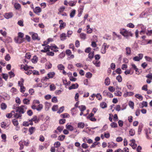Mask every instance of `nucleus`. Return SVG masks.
<instances>
[{"instance_id": "obj_43", "label": "nucleus", "mask_w": 152, "mask_h": 152, "mask_svg": "<svg viewBox=\"0 0 152 152\" xmlns=\"http://www.w3.org/2000/svg\"><path fill=\"white\" fill-rule=\"evenodd\" d=\"M10 91L11 92H12L14 94H15L17 93V90L13 87L11 88Z\"/></svg>"}, {"instance_id": "obj_6", "label": "nucleus", "mask_w": 152, "mask_h": 152, "mask_svg": "<svg viewBox=\"0 0 152 152\" xmlns=\"http://www.w3.org/2000/svg\"><path fill=\"white\" fill-rule=\"evenodd\" d=\"M38 120L39 119L36 116H34L32 118L29 120V122H30V124L31 125H32L33 124L32 122L33 121H34L35 122V123H36L37 122H38Z\"/></svg>"}, {"instance_id": "obj_47", "label": "nucleus", "mask_w": 152, "mask_h": 152, "mask_svg": "<svg viewBox=\"0 0 152 152\" xmlns=\"http://www.w3.org/2000/svg\"><path fill=\"white\" fill-rule=\"evenodd\" d=\"M135 97L138 99H139L140 100H142L143 99L142 96L140 94H138L135 95Z\"/></svg>"}, {"instance_id": "obj_14", "label": "nucleus", "mask_w": 152, "mask_h": 152, "mask_svg": "<svg viewBox=\"0 0 152 152\" xmlns=\"http://www.w3.org/2000/svg\"><path fill=\"white\" fill-rule=\"evenodd\" d=\"M103 93L104 95H106L110 98H112L113 97V95L111 93L108 92L107 91H104Z\"/></svg>"}, {"instance_id": "obj_62", "label": "nucleus", "mask_w": 152, "mask_h": 152, "mask_svg": "<svg viewBox=\"0 0 152 152\" xmlns=\"http://www.w3.org/2000/svg\"><path fill=\"white\" fill-rule=\"evenodd\" d=\"M104 137L107 138H108L110 137V133L108 132H104Z\"/></svg>"}, {"instance_id": "obj_1", "label": "nucleus", "mask_w": 152, "mask_h": 152, "mask_svg": "<svg viewBox=\"0 0 152 152\" xmlns=\"http://www.w3.org/2000/svg\"><path fill=\"white\" fill-rule=\"evenodd\" d=\"M26 106L23 105L17 107L16 110L15 111L16 113L14 115V117L17 118H20L22 114L24 113L26 110Z\"/></svg>"}, {"instance_id": "obj_30", "label": "nucleus", "mask_w": 152, "mask_h": 152, "mask_svg": "<svg viewBox=\"0 0 152 152\" xmlns=\"http://www.w3.org/2000/svg\"><path fill=\"white\" fill-rule=\"evenodd\" d=\"M100 106L102 108L104 109L107 107V104L105 102H103L100 103Z\"/></svg>"}, {"instance_id": "obj_20", "label": "nucleus", "mask_w": 152, "mask_h": 152, "mask_svg": "<svg viewBox=\"0 0 152 152\" xmlns=\"http://www.w3.org/2000/svg\"><path fill=\"white\" fill-rule=\"evenodd\" d=\"M50 49V46L49 45H46L44 48V50H42L41 51L42 52H46L49 51Z\"/></svg>"}, {"instance_id": "obj_5", "label": "nucleus", "mask_w": 152, "mask_h": 152, "mask_svg": "<svg viewBox=\"0 0 152 152\" xmlns=\"http://www.w3.org/2000/svg\"><path fill=\"white\" fill-rule=\"evenodd\" d=\"M109 47V46H107V44L106 43H104L102 46V48L101 50V53L102 54H104L106 53V49L107 48Z\"/></svg>"}, {"instance_id": "obj_33", "label": "nucleus", "mask_w": 152, "mask_h": 152, "mask_svg": "<svg viewBox=\"0 0 152 152\" xmlns=\"http://www.w3.org/2000/svg\"><path fill=\"white\" fill-rule=\"evenodd\" d=\"M14 7L16 10H18L21 8L20 5L18 3H15L14 5Z\"/></svg>"}, {"instance_id": "obj_35", "label": "nucleus", "mask_w": 152, "mask_h": 152, "mask_svg": "<svg viewBox=\"0 0 152 152\" xmlns=\"http://www.w3.org/2000/svg\"><path fill=\"white\" fill-rule=\"evenodd\" d=\"M77 126L79 128L82 129L84 126V124L82 122H79Z\"/></svg>"}, {"instance_id": "obj_24", "label": "nucleus", "mask_w": 152, "mask_h": 152, "mask_svg": "<svg viewBox=\"0 0 152 152\" xmlns=\"http://www.w3.org/2000/svg\"><path fill=\"white\" fill-rule=\"evenodd\" d=\"M131 69H133L136 72H137L138 71V69L137 68V66L135 64L132 63L131 64Z\"/></svg>"}, {"instance_id": "obj_25", "label": "nucleus", "mask_w": 152, "mask_h": 152, "mask_svg": "<svg viewBox=\"0 0 152 152\" xmlns=\"http://www.w3.org/2000/svg\"><path fill=\"white\" fill-rule=\"evenodd\" d=\"M93 63L96 67H99L100 66V62L98 60L94 61H93Z\"/></svg>"}, {"instance_id": "obj_57", "label": "nucleus", "mask_w": 152, "mask_h": 152, "mask_svg": "<svg viewBox=\"0 0 152 152\" xmlns=\"http://www.w3.org/2000/svg\"><path fill=\"white\" fill-rule=\"evenodd\" d=\"M20 91L22 93H23L26 90V88L24 86H21L20 87Z\"/></svg>"}, {"instance_id": "obj_13", "label": "nucleus", "mask_w": 152, "mask_h": 152, "mask_svg": "<svg viewBox=\"0 0 152 152\" xmlns=\"http://www.w3.org/2000/svg\"><path fill=\"white\" fill-rule=\"evenodd\" d=\"M21 68L24 69V70H25V73L27 75H29L32 73V70H31L27 69H25V67L23 66H21Z\"/></svg>"}, {"instance_id": "obj_60", "label": "nucleus", "mask_w": 152, "mask_h": 152, "mask_svg": "<svg viewBox=\"0 0 152 152\" xmlns=\"http://www.w3.org/2000/svg\"><path fill=\"white\" fill-rule=\"evenodd\" d=\"M58 106L57 105H54L52 107V110L53 111H56L57 110Z\"/></svg>"}, {"instance_id": "obj_51", "label": "nucleus", "mask_w": 152, "mask_h": 152, "mask_svg": "<svg viewBox=\"0 0 152 152\" xmlns=\"http://www.w3.org/2000/svg\"><path fill=\"white\" fill-rule=\"evenodd\" d=\"M38 60V58L36 56H34L33 58L32 59V61L33 63H36Z\"/></svg>"}, {"instance_id": "obj_8", "label": "nucleus", "mask_w": 152, "mask_h": 152, "mask_svg": "<svg viewBox=\"0 0 152 152\" xmlns=\"http://www.w3.org/2000/svg\"><path fill=\"white\" fill-rule=\"evenodd\" d=\"M40 102L39 101L37 100H34L31 106V108L35 110L36 108V104H39Z\"/></svg>"}, {"instance_id": "obj_59", "label": "nucleus", "mask_w": 152, "mask_h": 152, "mask_svg": "<svg viewBox=\"0 0 152 152\" xmlns=\"http://www.w3.org/2000/svg\"><path fill=\"white\" fill-rule=\"evenodd\" d=\"M92 76V74L90 72H88L86 74V77L88 78H91Z\"/></svg>"}, {"instance_id": "obj_21", "label": "nucleus", "mask_w": 152, "mask_h": 152, "mask_svg": "<svg viewBox=\"0 0 152 152\" xmlns=\"http://www.w3.org/2000/svg\"><path fill=\"white\" fill-rule=\"evenodd\" d=\"M133 94V93L132 92H126V93H124L123 96L124 97H126L128 96H132Z\"/></svg>"}, {"instance_id": "obj_44", "label": "nucleus", "mask_w": 152, "mask_h": 152, "mask_svg": "<svg viewBox=\"0 0 152 152\" xmlns=\"http://www.w3.org/2000/svg\"><path fill=\"white\" fill-rule=\"evenodd\" d=\"M129 134L131 136L134 135L135 134V132L134 129H131L129 131Z\"/></svg>"}, {"instance_id": "obj_64", "label": "nucleus", "mask_w": 152, "mask_h": 152, "mask_svg": "<svg viewBox=\"0 0 152 152\" xmlns=\"http://www.w3.org/2000/svg\"><path fill=\"white\" fill-rule=\"evenodd\" d=\"M146 77L150 80H152V73H149L146 76Z\"/></svg>"}, {"instance_id": "obj_7", "label": "nucleus", "mask_w": 152, "mask_h": 152, "mask_svg": "<svg viewBox=\"0 0 152 152\" xmlns=\"http://www.w3.org/2000/svg\"><path fill=\"white\" fill-rule=\"evenodd\" d=\"M138 56H136L133 58V60L135 61H139L143 58V55L142 54H139Z\"/></svg>"}, {"instance_id": "obj_32", "label": "nucleus", "mask_w": 152, "mask_h": 152, "mask_svg": "<svg viewBox=\"0 0 152 152\" xmlns=\"http://www.w3.org/2000/svg\"><path fill=\"white\" fill-rule=\"evenodd\" d=\"M59 23L60 24V27L61 29L63 28H64L66 25L65 23H63L62 20H59Z\"/></svg>"}, {"instance_id": "obj_12", "label": "nucleus", "mask_w": 152, "mask_h": 152, "mask_svg": "<svg viewBox=\"0 0 152 152\" xmlns=\"http://www.w3.org/2000/svg\"><path fill=\"white\" fill-rule=\"evenodd\" d=\"M131 143L129 144V145L131 146L133 149H134L137 146V145L135 143V141L134 139H132L130 140Z\"/></svg>"}, {"instance_id": "obj_16", "label": "nucleus", "mask_w": 152, "mask_h": 152, "mask_svg": "<svg viewBox=\"0 0 152 152\" xmlns=\"http://www.w3.org/2000/svg\"><path fill=\"white\" fill-rule=\"evenodd\" d=\"M78 87V85L77 83H76L75 84H72V86H70L69 89L70 90L72 89H75L77 88Z\"/></svg>"}, {"instance_id": "obj_56", "label": "nucleus", "mask_w": 152, "mask_h": 152, "mask_svg": "<svg viewBox=\"0 0 152 152\" xmlns=\"http://www.w3.org/2000/svg\"><path fill=\"white\" fill-rule=\"evenodd\" d=\"M116 79L119 82H121L122 81V77L120 75H118V76H117Z\"/></svg>"}, {"instance_id": "obj_19", "label": "nucleus", "mask_w": 152, "mask_h": 152, "mask_svg": "<svg viewBox=\"0 0 152 152\" xmlns=\"http://www.w3.org/2000/svg\"><path fill=\"white\" fill-rule=\"evenodd\" d=\"M35 130V128L33 127H31L28 129V131L30 132V135L32 134Z\"/></svg>"}, {"instance_id": "obj_18", "label": "nucleus", "mask_w": 152, "mask_h": 152, "mask_svg": "<svg viewBox=\"0 0 152 152\" xmlns=\"http://www.w3.org/2000/svg\"><path fill=\"white\" fill-rule=\"evenodd\" d=\"M15 111H12L10 113L7 114L6 116L8 118H10L12 117L13 115L14 116V115L15 114Z\"/></svg>"}, {"instance_id": "obj_36", "label": "nucleus", "mask_w": 152, "mask_h": 152, "mask_svg": "<svg viewBox=\"0 0 152 152\" xmlns=\"http://www.w3.org/2000/svg\"><path fill=\"white\" fill-rule=\"evenodd\" d=\"M43 108V105L42 104H39L38 106L37 107H36V109L37 110L40 111L42 110Z\"/></svg>"}, {"instance_id": "obj_54", "label": "nucleus", "mask_w": 152, "mask_h": 152, "mask_svg": "<svg viewBox=\"0 0 152 152\" xmlns=\"http://www.w3.org/2000/svg\"><path fill=\"white\" fill-rule=\"evenodd\" d=\"M110 126L112 128H116L117 127V125L116 123L113 122L110 124Z\"/></svg>"}, {"instance_id": "obj_4", "label": "nucleus", "mask_w": 152, "mask_h": 152, "mask_svg": "<svg viewBox=\"0 0 152 152\" xmlns=\"http://www.w3.org/2000/svg\"><path fill=\"white\" fill-rule=\"evenodd\" d=\"M29 34L31 35L32 38L33 40L37 39L39 40L40 39L38 37L37 34L34 33L33 32H30Z\"/></svg>"}, {"instance_id": "obj_3", "label": "nucleus", "mask_w": 152, "mask_h": 152, "mask_svg": "<svg viewBox=\"0 0 152 152\" xmlns=\"http://www.w3.org/2000/svg\"><path fill=\"white\" fill-rule=\"evenodd\" d=\"M24 34L20 32L18 33V37L17 39L16 40V38L15 39V41H16V42L18 43H20L22 42L23 39V38L24 37Z\"/></svg>"}, {"instance_id": "obj_58", "label": "nucleus", "mask_w": 152, "mask_h": 152, "mask_svg": "<svg viewBox=\"0 0 152 152\" xmlns=\"http://www.w3.org/2000/svg\"><path fill=\"white\" fill-rule=\"evenodd\" d=\"M145 60L148 61L152 62V58L150 57L145 56Z\"/></svg>"}, {"instance_id": "obj_31", "label": "nucleus", "mask_w": 152, "mask_h": 152, "mask_svg": "<svg viewBox=\"0 0 152 152\" xmlns=\"http://www.w3.org/2000/svg\"><path fill=\"white\" fill-rule=\"evenodd\" d=\"M86 28L87 33L88 34H90L92 32V30L91 28H90L89 25H87Z\"/></svg>"}, {"instance_id": "obj_17", "label": "nucleus", "mask_w": 152, "mask_h": 152, "mask_svg": "<svg viewBox=\"0 0 152 152\" xmlns=\"http://www.w3.org/2000/svg\"><path fill=\"white\" fill-rule=\"evenodd\" d=\"M126 54L127 56L130 55L131 53V48L129 47H127L126 48Z\"/></svg>"}, {"instance_id": "obj_22", "label": "nucleus", "mask_w": 152, "mask_h": 152, "mask_svg": "<svg viewBox=\"0 0 152 152\" xmlns=\"http://www.w3.org/2000/svg\"><path fill=\"white\" fill-rule=\"evenodd\" d=\"M34 12L35 13L37 14L38 13H40L41 12V9L39 7H36L34 9Z\"/></svg>"}, {"instance_id": "obj_10", "label": "nucleus", "mask_w": 152, "mask_h": 152, "mask_svg": "<svg viewBox=\"0 0 152 152\" xmlns=\"http://www.w3.org/2000/svg\"><path fill=\"white\" fill-rule=\"evenodd\" d=\"M94 116V114L92 113H91L87 116V118L88 119H89L90 120L92 121H96V119L95 118L93 117Z\"/></svg>"}, {"instance_id": "obj_41", "label": "nucleus", "mask_w": 152, "mask_h": 152, "mask_svg": "<svg viewBox=\"0 0 152 152\" xmlns=\"http://www.w3.org/2000/svg\"><path fill=\"white\" fill-rule=\"evenodd\" d=\"M12 121L14 125L15 126H17L18 124V121L15 119H13L12 120Z\"/></svg>"}, {"instance_id": "obj_28", "label": "nucleus", "mask_w": 152, "mask_h": 152, "mask_svg": "<svg viewBox=\"0 0 152 152\" xmlns=\"http://www.w3.org/2000/svg\"><path fill=\"white\" fill-rule=\"evenodd\" d=\"M55 75V73L54 72H50L48 74V76L49 77V78H51L53 77Z\"/></svg>"}, {"instance_id": "obj_63", "label": "nucleus", "mask_w": 152, "mask_h": 152, "mask_svg": "<svg viewBox=\"0 0 152 152\" xmlns=\"http://www.w3.org/2000/svg\"><path fill=\"white\" fill-rule=\"evenodd\" d=\"M109 90L111 92H113L115 90V89L113 86H110L108 88Z\"/></svg>"}, {"instance_id": "obj_9", "label": "nucleus", "mask_w": 152, "mask_h": 152, "mask_svg": "<svg viewBox=\"0 0 152 152\" xmlns=\"http://www.w3.org/2000/svg\"><path fill=\"white\" fill-rule=\"evenodd\" d=\"M117 146V144L113 142L108 143V147L109 148H115Z\"/></svg>"}, {"instance_id": "obj_45", "label": "nucleus", "mask_w": 152, "mask_h": 152, "mask_svg": "<svg viewBox=\"0 0 152 152\" xmlns=\"http://www.w3.org/2000/svg\"><path fill=\"white\" fill-rule=\"evenodd\" d=\"M96 96L97 99L99 100H101L102 99V96L99 93H98L96 95Z\"/></svg>"}, {"instance_id": "obj_46", "label": "nucleus", "mask_w": 152, "mask_h": 152, "mask_svg": "<svg viewBox=\"0 0 152 152\" xmlns=\"http://www.w3.org/2000/svg\"><path fill=\"white\" fill-rule=\"evenodd\" d=\"M7 107V105L4 103H2L1 104V108L2 110L5 109Z\"/></svg>"}, {"instance_id": "obj_52", "label": "nucleus", "mask_w": 152, "mask_h": 152, "mask_svg": "<svg viewBox=\"0 0 152 152\" xmlns=\"http://www.w3.org/2000/svg\"><path fill=\"white\" fill-rule=\"evenodd\" d=\"M21 66H23L25 67V69H33L34 67L31 66H28L27 65H21Z\"/></svg>"}, {"instance_id": "obj_40", "label": "nucleus", "mask_w": 152, "mask_h": 152, "mask_svg": "<svg viewBox=\"0 0 152 152\" xmlns=\"http://www.w3.org/2000/svg\"><path fill=\"white\" fill-rule=\"evenodd\" d=\"M86 34L83 33H81L80 34V37L81 39H86Z\"/></svg>"}, {"instance_id": "obj_11", "label": "nucleus", "mask_w": 152, "mask_h": 152, "mask_svg": "<svg viewBox=\"0 0 152 152\" xmlns=\"http://www.w3.org/2000/svg\"><path fill=\"white\" fill-rule=\"evenodd\" d=\"M13 13L11 12L6 13L4 14V16L7 19H9L13 16Z\"/></svg>"}, {"instance_id": "obj_42", "label": "nucleus", "mask_w": 152, "mask_h": 152, "mask_svg": "<svg viewBox=\"0 0 152 152\" xmlns=\"http://www.w3.org/2000/svg\"><path fill=\"white\" fill-rule=\"evenodd\" d=\"M23 102L25 104H29L30 100L27 99H23Z\"/></svg>"}, {"instance_id": "obj_48", "label": "nucleus", "mask_w": 152, "mask_h": 152, "mask_svg": "<svg viewBox=\"0 0 152 152\" xmlns=\"http://www.w3.org/2000/svg\"><path fill=\"white\" fill-rule=\"evenodd\" d=\"M94 52H91L89 54L88 57L92 59L94 58Z\"/></svg>"}, {"instance_id": "obj_27", "label": "nucleus", "mask_w": 152, "mask_h": 152, "mask_svg": "<svg viewBox=\"0 0 152 152\" xmlns=\"http://www.w3.org/2000/svg\"><path fill=\"white\" fill-rule=\"evenodd\" d=\"M104 83L106 86H108L110 84V79L108 77H107L104 81Z\"/></svg>"}, {"instance_id": "obj_50", "label": "nucleus", "mask_w": 152, "mask_h": 152, "mask_svg": "<svg viewBox=\"0 0 152 152\" xmlns=\"http://www.w3.org/2000/svg\"><path fill=\"white\" fill-rule=\"evenodd\" d=\"M115 95L118 96H121L122 95V93L119 91H117L115 93Z\"/></svg>"}, {"instance_id": "obj_26", "label": "nucleus", "mask_w": 152, "mask_h": 152, "mask_svg": "<svg viewBox=\"0 0 152 152\" xmlns=\"http://www.w3.org/2000/svg\"><path fill=\"white\" fill-rule=\"evenodd\" d=\"M75 13H76V10H75L73 9V10H71V12L70 13V18H73L75 14Z\"/></svg>"}, {"instance_id": "obj_2", "label": "nucleus", "mask_w": 152, "mask_h": 152, "mask_svg": "<svg viewBox=\"0 0 152 152\" xmlns=\"http://www.w3.org/2000/svg\"><path fill=\"white\" fill-rule=\"evenodd\" d=\"M120 33L126 39H128L130 37H132L133 35L130 31L124 28L120 29Z\"/></svg>"}, {"instance_id": "obj_34", "label": "nucleus", "mask_w": 152, "mask_h": 152, "mask_svg": "<svg viewBox=\"0 0 152 152\" xmlns=\"http://www.w3.org/2000/svg\"><path fill=\"white\" fill-rule=\"evenodd\" d=\"M66 35L65 34L63 33L60 35V38L61 40H65L66 37Z\"/></svg>"}, {"instance_id": "obj_53", "label": "nucleus", "mask_w": 152, "mask_h": 152, "mask_svg": "<svg viewBox=\"0 0 152 152\" xmlns=\"http://www.w3.org/2000/svg\"><path fill=\"white\" fill-rule=\"evenodd\" d=\"M60 143L59 142H56L54 144V145L55 148H58L60 146Z\"/></svg>"}, {"instance_id": "obj_23", "label": "nucleus", "mask_w": 152, "mask_h": 152, "mask_svg": "<svg viewBox=\"0 0 152 152\" xmlns=\"http://www.w3.org/2000/svg\"><path fill=\"white\" fill-rule=\"evenodd\" d=\"M66 128L70 131H72L74 130L73 127L71 125L67 124L66 126Z\"/></svg>"}, {"instance_id": "obj_49", "label": "nucleus", "mask_w": 152, "mask_h": 152, "mask_svg": "<svg viewBox=\"0 0 152 152\" xmlns=\"http://www.w3.org/2000/svg\"><path fill=\"white\" fill-rule=\"evenodd\" d=\"M50 91H54L56 89V87L54 85L52 84L50 86Z\"/></svg>"}, {"instance_id": "obj_38", "label": "nucleus", "mask_w": 152, "mask_h": 152, "mask_svg": "<svg viewBox=\"0 0 152 152\" xmlns=\"http://www.w3.org/2000/svg\"><path fill=\"white\" fill-rule=\"evenodd\" d=\"M65 136L64 135H61L58 136V139L60 141H62L65 138Z\"/></svg>"}, {"instance_id": "obj_37", "label": "nucleus", "mask_w": 152, "mask_h": 152, "mask_svg": "<svg viewBox=\"0 0 152 152\" xmlns=\"http://www.w3.org/2000/svg\"><path fill=\"white\" fill-rule=\"evenodd\" d=\"M65 7L64 6H62L58 10L59 12L58 13V14H60L61 13L63 12L65 10Z\"/></svg>"}, {"instance_id": "obj_55", "label": "nucleus", "mask_w": 152, "mask_h": 152, "mask_svg": "<svg viewBox=\"0 0 152 152\" xmlns=\"http://www.w3.org/2000/svg\"><path fill=\"white\" fill-rule=\"evenodd\" d=\"M23 126H28L30 124V122L28 121H24L23 124Z\"/></svg>"}, {"instance_id": "obj_61", "label": "nucleus", "mask_w": 152, "mask_h": 152, "mask_svg": "<svg viewBox=\"0 0 152 152\" xmlns=\"http://www.w3.org/2000/svg\"><path fill=\"white\" fill-rule=\"evenodd\" d=\"M7 124L4 122L1 123V126L2 128H6L7 127Z\"/></svg>"}, {"instance_id": "obj_39", "label": "nucleus", "mask_w": 152, "mask_h": 152, "mask_svg": "<svg viewBox=\"0 0 152 152\" xmlns=\"http://www.w3.org/2000/svg\"><path fill=\"white\" fill-rule=\"evenodd\" d=\"M81 111H83L86 109V107L84 105H81L78 107Z\"/></svg>"}, {"instance_id": "obj_15", "label": "nucleus", "mask_w": 152, "mask_h": 152, "mask_svg": "<svg viewBox=\"0 0 152 152\" xmlns=\"http://www.w3.org/2000/svg\"><path fill=\"white\" fill-rule=\"evenodd\" d=\"M148 106V104L147 102L145 101H143L140 104L139 106L141 108H142L144 107H147Z\"/></svg>"}, {"instance_id": "obj_29", "label": "nucleus", "mask_w": 152, "mask_h": 152, "mask_svg": "<svg viewBox=\"0 0 152 152\" xmlns=\"http://www.w3.org/2000/svg\"><path fill=\"white\" fill-rule=\"evenodd\" d=\"M57 67L59 70H64L65 67L62 64H59L58 65Z\"/></svg>"}]
</instances>
